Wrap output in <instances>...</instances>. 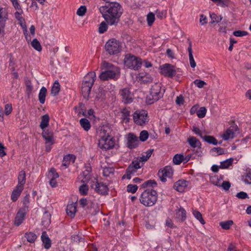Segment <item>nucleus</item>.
Masks as SVG:
<instances>
[{"label":"nucleus","instance_id":"864d4df0","mask_svg":"<svg viewBox=\"0 0 251 251\" xmlns=\"http://www.w3.org/2000/svg\"><path fill=\"white\" fill-rule=\"evenodd\" d=\"M207 110L205 107H201L197 112V115L200 118H202L205 117Z\"/></svg>","mask_w":251,"mask_h":251},{"label":"nucleus","instance_id":"052dcab7","mask_svg":"<svg viewBox=\"0 0 251 251\" xmlns=\"http://www.w3.org/2000/svg\"><path fill=\"white\" fill-rule=\"evenodd\" d=\"M49 175L51 178H57L59 177V175L56 172V170L54 168H51L49 171Z\"/></svg>","mask_w":251,"mask_h":251},{"label":"nucleus","instance_id":"c9c22d12","mask_svg":"<svg viewBox=\"0 0 251 251\" xmlns=\"http://www.w3.org/2000/svg\"><path fill=\"white\" fill-rule=\"evenodd\" d=\"M79 123L80 126L84 130L87 131L90 129L91 125L89 121L87 119L82 118L80 120Z\"/></svg>","mask_w":251,"mask_h":251},{"label":"nucleus","instance_id":"aec40b11","mask_svg":"<svg viewBox=\"0 0 251 251\" xmlns=\"http://www.w3.org/2000/svg\"><path fill=\"white\" fill-rule=\"evenodd\" d=\"M175 217L181 222H184L187 218L186 211L184 208L180 206V208L176 210Z\"/></svg>","mask_w":251,"mask_h":251},{"label":"nucleus","instance_id":"9d476101","mask_svg":"<svg viewBox=\"0 0 251 251\" xmlns=\"http://www.w3.org/2000/svg\"><path fill=\"white\" fill-rule=\"evenodd\" d=\"M92 167L89 163L85 164V170L78 176L82 183H88L92 177Z\"/></svg>","mask_w":251,"mask_h":251},{"label":"nucleus","instance_id":"a211bd4d","mask_svg":"<svg viewBox=\"0 0 251 251\" xmlns=\"http://www.w3.org/2000/svg\"><path fill=\"white\" fill-rule=\"evenodd\" d=\"M75 157L73 154H69L64 156L63 157L61 169L63 170L68 168L71 162L74 163L75 161Z\"/></svg>","mask_w":251,"mask_h":251},{"label":"nucleus","instance_id":"a18cd8bd","mask_svg":"<svg viewBox=\"0 0 251 251\" xmlns=\"http://www.w3.org/2000/svg\"><path fill=\"white\" fill-rule=\"evenodd\" d=\"M87 183H83L79 188V193L81 195H86L89 190L88 186L86 184Z\"/></svg>","mask_w":251,"mask_h":251},{"label":"nucleus","instance_id":"5fc2aeb1","mask_svg":"<svg viewBox=\"0 0 251 251\" xmlns=\"http://www.w3.org/2000/svg\"><path fill=\"white\" fill-rule=\"evenodd\" d=\"M154 20H155V17H154V14L152 12H150L147 15V23H148V25L151 26L152 25V24L153 23V22H154Z\"/></svg>","mask_w":251,"mask_h":251},{"label":"nucleus","instance_id":"20e7f679","mask_svg":"<svg viewBox=\"0 0 251 251\" xmlns=\"http://www.w3.org/2000/svg\"><path fill=\"white\" fill-rule=\"evenodd\" d=\"M163 94L164 92H161V84L155 83L150 89V94L146 98V101L149 104H152L162 98Z\"/></svg>","mask_w":251,"mask_h":251},{"label":"nucleus","instance_id":"7ed1b4c3","mask_svg":"<svg viewBox=\"0 0 251 251\" xmlns=\"http://www.w3.org/2000/svg\"><path fill=\"white\" fill-rule=\"evenodd\" d=\"M158 195L156 191L151 188H148L141 194L139 200L145 206H152L157 201Z\"/></svg>","mask_w":251,"mask_h":251},{"label":"nucleus","instance_id":"1a4fd4ad","mask_svg":"<svg viewBox=\"0 0 251 251\" xmlns=\"http://www.w3.org/2000/svg\"><path fill=\"white\" fill-rule=\"evenodd\" d=\"M160 73L165 76L172 78L176 75V70L174 66L170 64H165L160 67Z\"/></svg>","mask_w":251,"mask_h":251},{"label":"nucleus","instance_id":"5701e85b","mask_svg":"<svg viewBox=\"0 0 251 251\" xmlns=\"http://www.w3.org/2000/svg\"><path fill=\"white\" fill-rule=\"evenodd\" d=\"M23 189L24 188L21 187L16 186L11 195V199L13 202L16 201L18 200Z\"/></svg>","mask_w":251,"mask_h":251},{"label":"nucleus","instance_id":"f257e3e1","mask_svg":"<svg viewBox=\"0 0 251 251\" xmlns=\"http://www.w3.org/2000/svg\"><path fill=\"white\" fill-rule=\"evenodd\" d=\"M99 10L107 23L110 25H117L123 13L121 5L116 2L107 3L100 6Z\"/></svg>","mask_w":251,"mask_h":251},{"label":"nucleus","instance_id":"0e129e2a","mask_svg":"<svg viewBox=\"0 0 251 251\" xmlns=\"http://www.w3.org/2000/svg\"><path fill=\"white\" fill-rule=\"evenodd\" d=\"M233 34L237 37H242L247 35L248 33L245 31L236 30L233 32Z\"/></svg>","mask_w":251,"mask_h":251},{"label":"nucleus","instance_id":"473e14b6","mask_svg":"<svg viewBox=\"0 0 251 251\" xmlns=\"http://www.w3.org/2000/svg\"><path fill=\"white\" fill-rule=\"evenodd\" d=\"M217 5L222 7H226L230 6L231 1L230 0H211Z\"/></svg>","mask_w":251,"mask_h":251},{"label":"nucleus","instance_id":"4c0bfd02","mask_svg":"<svg viewBox=\"0 0 251 251\" xmlns=\"http://www.w3.org/2000/svg\"><path fill=\"white\" fill-rule=\"evenodd\" d=\"M225 152V149L221 147H214L210 150V152L215 156L223 154Z\"/></svg>","mask_w":251,"mask_h":251},{"label":"nucleus","instance_id":"4be33fe9","mask_svg":"<svg viewBox=\"0 0 251 251\" xmlns=\"http://www.w3.org/2000/svg\"><path fill=\"white\" fill-rule=\"evenodd\" d=\"M96 78V75L94 72H89L83 78V81L86 83L93 85Z\"/></svg>","mask_w":251,"mask_h":251},{"label":"nucleus","instance_id":"c85d7f7f","mask_svg":"<svg viewBox=\"0 0 251 251\" xmlns=\"http://www.w3.org/2000/svg\"><path fill=\"white\" fill-rule=\"evenodd\" d=\"M189 145L193 148H195L196 147H199L200 149H201V142L196 138V137L194 136L190 137L187 140Z\"/></svg>","mask_w":251,"mask_h":251},{"label":"nucleus","instance_id":"f8f14e48","mask_svg":"<svg viewBox=\"0 0 251 251\" xmlns=\"http://www.w3.org/2000/svg\"><path fill=\"white\" fill-rule=\"evenodd\" d=\"M98 145L100 149L106 151L114 147L115 142L112 137L110 136L104 139H100Z\"/></svg>","mask_w":251,"mask_h":251},{"label":"nucleus","instance_id":"72a5a7b5","mask_svg":"<svg viewBox=\"0 0 251 251\" xmlns=\"http://www.w3.org/2000/svg\"><path fill=\"white\" fill-rule=\"evenodd\" d=\"M130 111L126 108H124L122 111V119L125 123H127L130 120Z\"/></svg>","mask_w":251,"mask_h":251},{"label":"nucleus","instance_id":"c756f323","mask_svg":"<svg viewBox=\"0 0 251 251\" xmlns=\"http://www.w3.org/2000/svg\"><path fill=\"white\" fill-rule=\"evenodd\" d=\"M50 117L48 114H45L41 117V122L40 127L42 129H45L49 125Z\"/></svg>","mask_w":251,"mask_h":251},{"label":"nucleus","instance_id":"dca6fc26","mask_svg":"<svg viewBox=\"0 0 251 251\" xmlns=\"http://www.w3.org/2000/svg\"><path fill=\"white\" fill-rule=\"evenodd\" d=\"M139 143L138 138L133 133H129L127 138V147L132 149L137 147Z\"/></svg>","mask_w":251,"mask_h":251},{"label":"nucleus","instance_id":"ddd939ff","mask_svg":"<svg viewBox=\"0 0 251 251\" xmlns=\"http://www.w3.org/2000/svg\"><path fill=\"white\" fill-rule=\"evenodd\" d=\"M173 174V170L172 168L170 166L165 167L162 169L160 170L158 172V177L163 182H166L167 177H172Z\"/></svg>","mask_w":251,"mask_h":251},{"label":"nucleus","instance_id":"f3484780","mask_svg":"<svg viewBox=\"0 0 251 251\" xmlns=\"http://www.w3.org/2000/svg\"><path fill=\"white\" fill-rule=\"evenodd\" d=\"M188 183L189 182L184 179L179 180L174 183V188L179 192H183L187 187Z\"/></svg>","mask_w":251,"mask_h":251},{"label":"nucleus","instance_id":"4d7b16f0","mask_svg":"<svg viewBox=\"0 0 251 251\" xmlns=\"http://www.w3.org/2000/svg\"><path fill=\"white\" fill-rule=\"evenodd\" d=\"M149 137V133L147 130H143L140 133V140L144 142L146 141Z\"/></svg>","mask_w":251,"mask_h":251},{"label":"nucleus","instance_id":"39448f33","mask_svg":"<svg viewBox=\"0 0 251 251\" xmlns=\"http://www.w3.org/2000/svg\"><path fill=\"white\" fill-rule=\"evenodd\" d=\"M122 48V43L115 38L108 40L105 45V51L110 55L119 53L121 51Z\"/></svg>","mask_w":251,"mask_h":251},{"label":"nucleus","instance_id":"4468645a","mask_svg":"<svg viewBox=\"0 0 251 251\" xmlns=\"http://www.w3.org/2000/svg\"><path fill=\"white\" fill-rule=\"evenodd\" d=\"M120 95L122 97V101L125 104L130 103L133 100V94L130 91L129 88H125L120 91Z\"/></svg>","mask_w":251,"mask_h":251},{"label":"nucleus","instance_id":"774afa93","mask_svg":"<svg viewBox=\"0 0 251 251\" xmlns=\"http://www.w3.org/2000/svg\"><path fill=\"white\" fill-rule=\"evenodd\" d=\"M230 185V183L229 181H223L220 185V187H222L225 190L227 191L229 189Z\"/></svg>","mask_w":251,"mask_h":251},{"label":"nucleus","instance_id":"3c124183","mask_svg":"<svg viewBox=\"0 0 251 251\" xmlns=\"http://www.w3.org/2000/svg\"><path fill=\"white\" fill-rule=\"evenodd\" d=\"M108 26L105 22H102L99 25V32L100 34L103 33L107 31Z\"/></svg>","mask_w":251,"mask_h":251},{"label":"nucleus","instance_id":"680f3d73","mask_svg":"<svg viewBox=\"0 0 251 251\" xmlns=\"http://www.w3.org/2000/svg\"><path fill=\"white\" fill-rule=\"evenodd\" d=\"M99 134L100 139H104L110 137L109 133L104 128L101 129L100 130Z\"/></svg>","mask_w":251,"mask_h":251},{"label":"nucleus","instance_id":"bb28decb","mask_svg":"<svg viewBox=\"0 0 251 251\" xmlns=\"http://www.w3.org/2000/svg\"><path fill=\"white\" fill-rule=\"evenodd\" d=\"M192 46V42L191 41H190L189 42V47L188 48V51L189 52V58L191 67L193 68H194L196 66V63L193 57Z\"/></svg>","mask_w":251,"mask_h":251},{"label":"nucleus","instance_id":"a19ab883","mask_svg":"<svg viewBox=\"0 0 251 251\" xmlns=\"http://www.w3.org/2000/svg\"><path fill=\"white\" fill-rule=\"evenodd\" d=\"M173 161L175 164L179 165L184 161V156L182 154H176L174 156Z\"/></svg>","mask_w":251,"mask_h":251},{"label":"nucleus","instance_id":"49530a36","mask_svg":"<svg viewBox=\"0 0 251 251\" xmlns=\"http://www.w3.org/2000/svg\"><path fill=\"white\" fill-rule=\"evenodd\" d=\"M193 214L194 217L199 221V222L202 225L205 224V222L203 220L202 214L198 210H194L193 211Z\"/></svg>","mask_w":251,"mask_h":251},{"label":"nucleus","instance_id":"f03ea898","mask_svg":"<svg viewBox=\"0 0 251 251\" xmlns=\"http://www.w3.org/2000/svg\"><path fill=\"white\" fill-rule=\"evenodd\" d=\"M101 68L103 71L100 73L99 77L102 81L115 79L117 74L119 73V69L117 67L106 61L102 62Z\"/></svg>","mask_w":251,"mask_h":251},{"label":"nucleus","instance_id":"338daca9","mask_svg":"<svg viewBox=\"0 0 251 251\" xmlns=\"http://www.w3.org/2000/svg\"><path fill=\"white\" fill-rule=\"evenodd\" d=\"M12 111V107L11 104H6L4 107V112L5 115H8Z\"/></svg>","mask_w":251,"mask_h":251},{"label":"nucleus","instance_id":"37998d69","mask_svg":"<svg viewBox=\"0 0 251 251\" xmlns=\"http://www.w3.org/2000/svg\"><path fill=\"white\" fill-rule=\"evenodd\" d=\"M233 224V222L232 220H228L220 223V226L223 229L226 230L229 229Z\"/></svg>","mask_w":251,"mask_h":251},{"label":"nucleus","instance_id":"393cba45","mask_svg":"<svg viewBox=\"0 0 251 251\" xmlns=\"http://www.w3.org/2000/svg\"><path fill=\"white\" fill-rule=\"evenodd\" d=\"M41 239L45 249H49L51 247V241L49 238L47 232L43 231L41 235Z\"/></svg>","mask_w":251,"mask_h":251},{"label":"nucleus","instance_id":"9b49d317","mask_svg":"<svg viewBox=\"0 0 251 251\" xmlns=\"http://www.w3.org/2000/svg\"><path fill=\"white\" fill-rule=\"evenodd\" d=\"M28 207L25 205L21 208L16 214L14 220V225L19 226L25 220V217L28 211Z\"/></svg>","mask_w":251,"mask_h":251},{"label":"nucleus","instance_id":"09e8293b","mask_svg":"<svg viewBox=\"0 0 251 251\" xmlns=\"http://www.w3.org/2000/svg\"><path fill=\"white\" fill-rule=\"evenodd\" d=\"M210 17L212 20V21L210 22L211 24H213L215 22L217 23H220L223 19V18L221 16H218L214 13H210Z\"/></svg>","mask_w":251,"mask_h":251},{"label":"nucleus","instance_id":"7c9ffc66","mask_svg":"<svg viewBox=\"0 0 251 251\" xmlns=\"http://www.w3.org/2000/svg\"><path fill=\"white\" fill-rule=\"evenodd\" d=\"M143 188H154L157 187V183L154 180L150 179L145 181L141 186Z\"/></svg>","mask_w":251,"mask_h":251},{"label":"nucleus","instance_id":"de8ad7c7","mask_svg":"<svg viewBox=\"0 0 251 251\" xmlns=\"http://www.w3.org/2000/svg\"><path fill=\"white\" fill-rule=\"evenodd\" d=\"M31 46L35 50L38 51L42 50V46L39 41L36 38L34 39L31 42Z\"/></svg>","mask_w":251,"mask_h":251},{"label":"nucleus","instance_id":"6e6d98bb","mask_svg":"<svg viewBox=\"0 0 251 251\" xmlns=\"http://www.w3.org/2000/svg\"><path fill=\"white\" fill-rule=\"evenodd\" d=\"M140 77L144 83L151 82L152 81V78L149 74H146L145 75H141Z\"/></svg>","mask_w":251,"mask_h":251},{"label":"nucleus","instance_id":"13d9d810","mask_svg":"<svg viewBox=\"0 0 251 251\" xmlns=\"http://www.w3.org/2000/svg\"><path fill=\"white\" fill-rule=\"evenodd\" d=\"M114 169L111 167H105L103 169V175L105 176H109L111 174H113Z\"/></svg>","mask_w":251,"mask_h":251},{"label":"nucleus","instance_id":"b1692460","mask_svg":"<svg viewBox=\"0 0 251 251\" xmlns=\"http://www.w3.org/2000/svg\"><path fill=\"white\" fill-rule=\"evenodd\" d=\"M26 175L25 171L22 170L20 171L19 173L18 176V183L17 184V186L21 187L22 188H24V185L26 182Z\"/></svg>","mask_w":251,"mask_h":251},{"label":"nucleus","instance_id":"58836bf2","mask_svg":"<svg viewBox=\"0 0 251 251\" xmlns=\"http://www.w3.org/2000/svg\"><path fill=\"white\" fill-rule=\"evenodd\" d=\"M205 142L214 145L218 144L217 140L212 136L205 135L202 138Z\"/></svg>","mask_w":251,"mask_h":251},{"label":"nucleus","instance_id":"603ef678","mask_svg":"<svg viewBox=\"0 0 251 251\" xmlns=\"http://www.w3.org/2000/svg\"><path fill=\"white\" fill-rule=\"evenodd\" d=\"M210 181L213 185L220 187L221 184L220 182L221 181V179L219 178L217 176H211L210 177Z\"/></svg>","mask_w":251,"mask_h":251},{"label":"nucleus","instance_id":"f704fd0d","mask_svg":"<svg viewBox=\"0 0 251 251\" xmlns=\"http://www.w3.org/2000/svg\"><path fill=\"white\" fill-rule=\"evenodd\" d=\"M60 90V85L57 80L54 83L51 89V95L55 96L59 93Z\"/></svg>","mask_w":251,"mask_h":251},{"label":"nucleus","instance_id":"ea45409f","mask_svg":"<svg viewBox=\"0 0 251 251\" xmlns=\"http://www.w3.org/2000/svg\"><path fill=\"white\" fill-rule=\"evenodd\" d=\"M153 151V149H149L146 152H145V154H143L141 157H140V161L142 162L147 161L149 158L151 157V154Z\"/></svg>","mask_w":251,"mask_h":251},{"label":"nucleus","instance_id":"412c9836","mask_svg":"<svg viewBox=\"0 0 251 251\" xmlns=\"http://www.w3.org/2000/svg\"><path fill=\"white\" fill-rule=\"evenodd\" d=\"M42 136L46 140V144L50 143L53 145L54 142L53 140V133L49 129H44L42 133Z\"/></svg>","mask_w":251,"mask_h":251},{"label":"nucleus","instance_id":"cd10ccee","mask_svg":"<svg viewBox=\"0 0 251 251\" xmlns=\"http://www.w3.org/2000/svg\"><path fill=\"white\" fill-rule=\"evenodd\" d=\"M76 212V208L74 204H68L66 208V213L69 216L72 218H74Z\"/></svg>","mask_w":251,"mask_h":251},{"label":"nucleus","instance_id":"79ce46f5","mask_svg":"<svg viewBox=\"0 0 251 251\" xmlns=\"http://www.w3.org/2000/svg\"><path fill=\"white\" fill-rule=\"evenodd\" d=\"M25 237L28 242L32 243L35 242L37 238V236L34 233L30 232L25 234Z\"/></svg>","mask_w":251,"mask_h":251},{"label":"nucleus","instance_id":"69168bd1","mask_svg":"<svg viewBox=\"0 0 251 251\" xmlns=\"http://www.w3.org/2000/svg\"><path fill=\"white\" fill-rule=\"evenodd\" d=\"M194 84L200 88H201L206 85V83L203 80L196 79L194 81Z\"/></svg>","mask_w":251,"mask_h":251},{"label":"nucleus","instance_id":"e433bc0d","mask_svg":"<svg viewBox=\"0 0 251 251\" xmlns=\"http://www.w3.org/2000/svg\"><path fill=\"white\" fill-rule=\"evenodd\" d=\"M233 162V159L232 158L226 159L223 161L221 162L220 167L221 169H227L232 164Z\"/></svg>","mask_w":251,"mask_h":251},{"label":"nucleus","instance_id":"2eb2a0df","mask_svg":"<svg viewBox=\"0 0 251 251\" xmlns=\"http://www.w3.org/2000/svg\"><path fill=\"white\" fill-rule=\"evenodd\" d=\"M238 127L237 125L231 126L223 134L222 137L224 140L233 139L235 137V132L237 131Z\"/></svg>","mask_w":251,"mask_h":251},{"label":"nucleus","instance_id":"423d86ee","mask_svg":"<svg viewBox=\"0 0 251 251\" xmlns=\"http://www.w3.org/2000/svg\"><path fill=\"white\" fill-rule=\"evenodd\" d=\"M124 61L125 65L127 68L135 70H138L142 65L141 59L140 58L130 54L126 55Z\"/></svg>","mask_w":251,"mask_h":251},{"label":"nucleus","instance_id":"0eeeda50","mask_svg":"<svg viewBox=\"0 0 251 251\" xmlns=\"http://www.w3.org/2000/svg\"><path fill=\"white\" fill-rule=\"evenodd\" d=\"M90 184L91 187L97 193L102 196L108 195L109 188L107 185L103 182H99L96 178H94V180L92 181Z\"/></svg>","mask_w":251,"mask_h":251},{"label":"nucleus","instance_id":"e2e57ef3","mask_svg":"<svg viewBox=\"0 0 251 251\" xmlns=\"http://www.w3.org/2000/svg\"><path fill=\"white\" fill-rule=\"evenodd\" d=\"M86 12V7L85 6H81L77 10L76 14L79 16H83Z\"/></svg>","mask_w":251,"mask_h":251},{"label":"nucleus","instance_id":"a878e982","mask_svg":"<svg viewBox=\"0 0 251 251\" xmlns=\"http://www.w3.org/2000/svg\"><path fill=\"white\" fill-rule=\"evenodd\" d=\"M140 158L138 160H134L132 162V163L128 166V171L130 172L131 171H133L136 173L137 169H140L143 166V163L142 165H140Z\"/></svg>","mask_w":251,"mask_h":251},{"label":"nucleus","instance_id":"8fccbe9b","mask_svg":"<svg viewBox=\"0 0 251 251\" xmlns=\"http://www.w3.org/2000/svg\"><path fill=\"white\" fill-rule=\"evenodd\" d=\"M50 220L51 215L50 213L48 211H45L44 213L42 221L43 224L50 223Z\"/></svg>","mask_w":251,"mask_h":251},{"label":"nucleus","instance_id":"6e6552de","mask_svg":"<svg viewBox=\"0 0 251 251\" xmlns=\"http://www.w3.org/2000/svg\"><path fill=\"white\" fill-rule=\"evenodd\" d=\"M146 111H135L133 115V120L137 125L142 126L148 122Z\"/></svg>","mask_w":251,"mask_h":251},{"label":"nucleus","instance_id":"bf43d9fd","mask_svg":"<svg viewBox=\"0 0 251 251\" xmlns=\"http://www.w3.org/2000/svg\"><path fill=\"white\" fill-rule=\"evenodd\" d=\"M138 189V186L136 185L128 184L127 186V191L131 193H135Z\"/></svg>","mask_w":251,"mask_h":251},{"label":"nucleus","instance_id":"c03bdc74","mask_svg":"<svg viewBox=\"0 0 251 251\" xmlns=\"http://www.w3.org/2000/svg\"><path fill=\"white\" fill-rule=\"evenodd\" d=\"M3 8L0 7V25L2 28H4L5 25V22L8 19L7 14L3 16Z\"/></svg>","mask_w":251,"mask_h":251},{"label":"nucleus","instance_id":"2f4dec72","mask_svg":"<svg viewBox=\"0 0 251 251\" xmlns=\"http://www.w3.org/2000/svg\"><path fill=\"white\" fill-rule=\"evenodd\" d=\"M47 93V89L45 87H42L39 92L38 98L41 104L45 102L46 97Z\"/></svg>","mask_w":251,"mask_h":251},{"label":"nucleus","instance_id":"6ab92c4d","mask_svg":"<svg viewBox=\"0 0 251 251\" xmlns=\"http://www.w3.org/2000/svg\"><path fill=\"white\" fill-rule=\"evenodd\" d=\"M93 85L87 84L82 81L81 86V92L83 98L85 99L88 100L89 98V95L90 94L91 88Z\"/></svg>","mask_w":251,"mask_h":251}]
</instances>
